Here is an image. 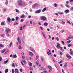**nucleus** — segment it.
<instances>
[{
	"label": "nucleus",
	"mask_w": 73,
	"mask_h": 73,
	"mask_svg": "<svg viewBox=\"0 0 73 73\" xmlns=\"http://www.w3.org/2000/svg\"><path fill=\"white\" fill-rule=\"evenodd\" d=\"M18 3L19 6H23L24 5V2L21 0L19 1Z\"/></svg>",
	"instance_id": "nucleus-1"
},
{
	"label": "nucleus",
	"mask_w": 73,
	"mask_h": 73,
	"mask_svg": "<svg viewBox=\"0 0 73 73\" xmlns=\"http://www.w3.org/2000/svg\"><path fill=\"white\" fill-rule=\"evenodd\" d=\"M56 47L58 49H60V50H62V47L60 46V44L58 43L57 44V45L56 46Z\"/></svg>",
	"instance_id": "nucleus-2"
},
{
	"label": "nucleus",
	"mask_w": 73,
	"mask_h": 73,
	"mask_svg": "<svg viewBox=\"0 0 73 73\" xmlns=\"http://www.w3.org/2000/svg\"><path fill=\"white\" fill-rule=\"evenodd\" d=\"M40 19L41 20H42L43 21H45V20H46L47 18L46 17L44 16H42L40 17Z\"/></svg>",
	"instance_id": "nucleus-3"
},
{
	"label": "nucleus",
	"mask_w": 73,
	"mask_h": 73,
	"mask_svg": "<svg viewBox=\"0 0 73 73\" xmlns=\"http://www.w3.org/2000/svg\"><path fill=\"white\" fill-rule=\"evenodd\" d=\"M18 41L19 42V44H21V38L18 37L17 39Z\"/></svg>",
	"instance_id": "nucleus-4"
},
{
	"label": "nucleus",
	"mask_w": 73,
	"mask_h": 73,
	"mask_svg": "<svg viewBox=\"0 0 73 73\" xmlns=\"http://www.w3.org/2000/svg\"><path fill=\"white\" fill-rule=\"evenodd\" d=\"M66 57L67 58H68V59H71L72 58V57L69 54H67L66 55Z\"/></svg>",
	"instance_id": "nucleus-5"
},
{
	"label": "nucleus",
	"mask_w": 73,
	"mask_h": 73,
	"mask_svg": "<svg viewBox=\"0 0 73 73\" xmlns=\"http://www.w3.org/2000/svg\"><path fill=\"white\" fill-rule=\"evenodd\" d=\"M48 68L49 69V72H52V68L51 66H47Z\"/></svg>",
	"instance_id": "nucleus-6"
},
{
	"label": "nucleus",
	"mask_w": 73,
	"mask_h": 73,
	"mask_svg": "<svg viewBox=\"0 0 73 73\" xmlns=\"http://www.w3.org/2000/svg\"><path fill=\"white\" fill-rule=\"evenodd\" d=\"M41 11V10L39 9L38 10H37L35 12V13H40V12Z\"/></svg>",
	"instance_id": "nucleus-7"
},
{
	"label": "nucleus",
	"mask_w": 73,
	"mask_h": 73,
	"mask_svg": "<svg viewBox=\"0 0 73 73\" xmlns=\"http://www.w3.org/2000/svg\"><path fill=\"white\" fill-rule=\"evenodd\" d=\"M10 31H11V29L8 28L5 31V32L6 33H8L9 32H10Z\"/></svg>",
	"instance_id": "nucleus-8"
},
{
	"label": "nucleus",
	"mask_w": 73,
	"mask_h": 73,
	"mask_svg": "<svg viewBox=\"0 0 73 73\" xmlns=\"http://www.w3.org/2000/svg\"><path fill=\"white\" fill-rule=\"evenodd\" d=\"M29 49L30 50H31V51H32V52H35V50L33 49V48H32L31 47H30Z\"/></svg>",
	"instance_id": "nucleus-9"
},
{
	"label": "nucleus",
	"mask_w": 73,
	"mask_h": 73,
	"mask_svg": "<svg viewBox=\"0 0 73 73\" xmlns=\"http://www.w3.org/2000/svg\"><path fill=\"white\" fill-rule=\"evenodd\" d=\"M29 54L30 56H33V54L32 52H29Z\"/></svg>",
	"instance_id": "nucleus-10"
},
{
	"label": "nucleus",
	"mask_w": 73,
	"mask_h": 73,
	"mask_svg": "<svg viewBox=\"0 0 73 73\" xmlns=\"http://www.w3.org/2000/svg\"><path fill=\"white\" fill-rule=\"evenodd\" d=\"M48 23L46 22H45L44 23V26H45V27H46L47 26H48Z\"/></svg>",
	"instance_id": "nucleus-11"
},
{
	"label": "nucleus",
	"mask_w": 73,
	"mask_h": 73,
	"mask_svg": "<svg viewBox=\"0 0 73 73\" xmlns=\"http://www.w3.org/2000/svg\"><path fill=\"white\" fill-rule=\"evenodd\" d=\"M20 17L21 19H24V18H25V16H24V15L23 14Z\"/></svg>",
	"instance_id": "nucleus-12"
},
{
	"label": "nucleus",
	"mask_w": 73,
	"mask_h": 73,
	"mask_svg": "<svg viewBox=\"0 0 73 73\" xmlns=\"http://www.w3.org/2000/svg\"><path fill=\"white\" fill-rule=\"evenodd\" d=\"M7 20L9 23H10V21H11V18H8L7 19Z\"/></svg>",
	"instance_id": "nucleus-13"
},
{
	"label": "nucleus",
	"mask_w": 73,
	"mask_h": 73,
	"mask_svg": "<svg viewBox=\"0 0 73 73\" xmlns=\"http://www.w3.org/2000/svg\"><path fill=\"white\" fill-rule=\"evenodd\" d=\"M39 69L41 70H43L45 69V68L43 67H41Z\"/></svg>",
	"instance_id": "nucleus-14"
},
{
	"label": "nucleus",
	"mask_w": 73,
	"mask_h": 73,
	"mask_svg": "<svg viewBox=\"0 0 73 73\" xmlns=\"http://www.w3.org/2000/svg\"><path fill=\"white\" fill-rule=\"evenodd\" d=\"M9 61V60L7 59L6 61H5L4 62V64H7V62H8Z\"/></svg>",
	"instance_id": "nucleus-15"
},
{
	"label": "nucleus",
	"mask_w": 73,
	"mask_h": 73,
	"mask_svg": "<svg viewBox=\"0 0 73 73\" xmlns=\"http://www.w3.org/2000/svg\"><path fill=\"white\" fill-rule=\"evenodd\" d=\"M46 7L44 8L42 11V12H44L45 11H46Z\"/></svg>",
	"instance_id": "nucleus-16"
},
{
	"label": "nucleus",
	"mask_w": 73,
	"mask_h": 73,
	"mask_svg": "<svg viewBox=\"0 0 73 73\" xmlns=\"http://www.w3.org/2000/svg\"><path fill=\"white\" fill-rule=\"evenodd\" d=\"M65 6L67 7V8H70V6L68 5L67 4L65 5Z\"/></svg>",
	"instance_id": "nucleus-17"
},
{
	"label": "nucleus",
	"mask_w": 73,
	"mask_h": 73,
	"mask_svg": "<svg viewBox=\"0 0 73 73\" xmlns=\"http://www.w3.org/2000/svg\"><path fill=\"white\" fill-rule=\"evenodd\" d=\"M8 69H5V73H8Z\"/></svg>",
	"instance_id": "nucleus-18"
},
{
	"label": "nucleus",
	"mask_w": 73,
	"mask_h": 73,
	"mask_svg": "<svg viewBox=\"0 0 73 73\" xmlns=\"http://www.w3.org/2000/svg\"><path fill=\"white\" fill-rule=\"evenodd\" d=\"M15 73H19V71H18V69H15Z\"/></svg>",
	"instance_id": "nucleus-19"
},
{
	"label": "nucleus",
	"mask_w": 73,
	"mask_h": 73,
	"mask_svg": "<svg viewBox=\"0 0 73 73\" xmlns=\"http://www.w3.org/2000/svg\"><path fill=\"white\" fill-rule=\"evenodd\" d=\"M13 58H17V56L16 54L14 55L13 56Z\"/></svg>",
	"instance_id": "nucleus-20"
},
{
	"label": "nucleus",
	"mask_w": 73,
	"mask_h": 73,
	"mask_svg": "<svg viewBox=\"0 0 73 73\" xmlns=\"http://www.w3.org/2000/svg\"><path fill=\"white\" fill-rule=\"evenodd\" d=\"M6 2H5V4L6 5H7V4H8V1L7 0H6Z\"/></svg>",
	"instance_id": "nucleus-21"
},
{
	"label": "nucleus",
	"mask_w": 73,
	"mask_h": 73,
	"mask_svg": "<svg viewBox=\"0 0 73 73\" xmlns=\"http://www.w3.org/2000/svg\"><path fill=\"white\" fill-rule=\"evenodd\" d=\"M61 41L63 45H65V42H64V41H62V40H61Z\"/></svg>",
	"instance_id": "nucleus-22"
},
{
	"label": "nucleus",
	"mask_w": 73,
	"mask_h": 73,
	"mask_svg": "<svg viewBox=\"0 0 73 73\" xmlns=\"http://www.w3.org/2000/svg\"><path fill=\"white\" fill-rule=\"evenodd\" d=\"M41 73H48V72L46 71H44L42 72Z\"/></svg>",
	"instance_id": "nucleus-23"
},
{
	"label": "nucleus",
	"mask_w": 73,
	"mask_h": 73,
	"mask_svg": "<svg viewBox=\"0 0 73 73\" xmlns=\"http://www.w3.org/2000/svg\"><path fill=\"white\" fill-rule=\"evenodd\" d=\"M24 40H25V38L23 37V43H25V42L24 41Z\"/></svg>",
	"instance_id": "nucleus-24"
},
{
	"label": "nucleus",
	"mask_w": 73,
	"mask_h": 73,
	"mask_svg": "<svg viewBox=\"0 0 73 73\" xmlns=\"http://www.w3.org/2000/svg\"><path fill=\"white\" fill-rule=\"evenodd\" d=\"M69 11V10H65V12H66V13H68Z\"/></svg>",
	"instance_id": "nucleus-25"
},
{
	"label": "nucleus",
	"mask_w": 73,
	"mask_h": 73,
	"mask_svg": "<svg viewBox=\"0 0 73 73\" xmlns=\"http://www.w3.org/2000/svg\"><path fill=\"white\" fill-rule=\"evenodd\" d=\"M5 49H4L3 50L1 51V53H4V52H5Z\"/></svg>",
	"instance_id": "nucleus-26"
},
{
	"label": "nucleus",
	"mask_w": 73,
	"mask_h": 73,
	"mask_svg": "<svg viewBox=\"0 0 73 73\" xmlns=\"http://www.w3.org/2000/svg\"><path fill=\"white\" fill-rule=\"evenodd\" d=\"M21 46L20 45H19V49H21Z\"/></svg>",
	"instance_id": "nucleus-27"
},
{
	"label": "nucleus",
	"mask_w": 73,
	"mask_h": 73,
	"mask_svg": "<svg viewBox=\"0 0 73 73\" xmlns=\"http://www.w3.org/2000/svg\"><path fill=\"white\" fill-rule=\"evenodd\" d=\"M36 63L37 64V65H38V64H39V61H37L36 62Z\"/></svg>",
	"instance_id": "nucleus-28"
},
{
	"label": "nucleus",
	"mask_w": 73,
	"mask_h": 73,
	"mask_svg": "<svg viewBox=\"0 0 73 73\" xmlns=\"http://www.w3.org/2000/svg\"><path fill=\"white\" fill-rule=\"evenodd\" d=\"M19 17H16V18L15 19V20L16 21H17V20L19 19Z\"/></svg>",
	"instance_id": "nucleus-29"
},
{
	"label": "nucleus",
	"mask_w": 73,
	"mask_h": 73,
	"mask_svg": "<svg viewBox=\"0 0 73 73\" xmlns=\"http://www.w3.org/2000/svg\"><path fill=\"white\" fill-rule=\"evenodd\" d=\"M70 54H71V55H73V51H72L70 52Z\"/></svg>",
	"instance_id": "nucleus-30"
},
{
	"label": "nucleus",
	"mask_w": 73,
	"mask_h": 73,
	"mask_svg": "<svg viewBox=\"0 0 73 73\" xmlns=\"http://www.w3.org/2000/svg\"><path fill=\"white\" fill-rule=\"evenodd\" d=\"M70 9L71 11H73V7H71Z\"/></svg>",
	"instance_id": "nucleus-31"
},
{
	"label": "nucleus",
	"mask_w": 73,
	"mask_h": 73,
	"mask_svg": "<svg viewBox=\"0 0 73 73\" xmlns=\"http://www.w3.org/2000/svg\"><path fill=\"white\" fill-rule=\"evenodd\" d=\"M32 8L33 9H34V8H35V5H33V6H32Z\"/></svg>",
	"instance_id": "nucleus-32"
},
{
	"label": "nucleus",
	"mask_w": 73,
	"mask_h": 73,
	"mask_svg": "<svg viewBox=\"0 0 73 73\" xmlns=\"http://www.w3.org/2000/svg\"><path fill=\"white\" fill-rule=\"evenodd\" d=\"M62 62H63V61L61 60L58 62V64H61V63H62Z\"/></svg>",
	"instance_id": "nucleus-33"
},
{
	"label": "nucleus",
	"mask_w": 73,
	"mask_h": 73,
	"mask_svg": "<svg viewBox=\"0 0 73 73\" xmlns=\"http://www.w3.org/2000/svg\"><path fill=\"white\" fill-rule=\"evenodd\" d=\"M12 73H14L15 72V70H14V69H12Z\"/></svg>",
	"instance_id": "nucleus-34"
},
{
	"label": "nucleus",
	"mask_w": 73,
	"mask_h": 73,
	"mask_svg": "<svg viewBox=\"0 0 73 73\" xmlns=\"http://www.w3.org/2000/svg\"><path fill=\"white\" fill-rule=\"evenodd\" d=\"M15 10L16 12H19V11L17 9H15Z\"/></svg>",
	"instance_id": "nucleus-35"
},
{
	"label": "nucleus",
	"mask_w": 73,
	"mask_h": 73,
	"mask_svg": "<svg viewBox=\"0 0 73 73\" xmlns=\"http://www.w3.org/2000/svg\"><path fill=\"white\" fill-rule=\"evenodd\" d=\"M4 24H5L3 22H2L1 23V25H4Z\"/></svg>",
	"instance_id": "nucleus-36"
},
{
	"label": "nucleus",
	"mask_w": 73,
	"mask_h": 73,
	"mask_svg": "<svg viewBox=\"0 0 73 73\" xmlns=\"http://www.w3.org/2000/svg\"><path fill=\"white\" fill-rule=\"evenodd\" d=\"M56 38L57 41H58V40H59V38H58V37H56Z\"/></svg>",
	"instance_id": "nucleus-37"
},
{
	"label": "nucleus",
	"mask_w": 73,
	"mask_h": 73,
	"mask_svg": "<svg viewBox=\"0 0 73 73\" xmlns=\"http://www.w3.org/2000/svg\"><path fill=\"white\" fill-rule=\"evenodd\" d=\"M54 6L55 7H57V4L55 3L54 4Z\"/></svg>",
	"instance_id": "nucleus-38"
},
{
	"label": "nucleus",
	"mask_w": 73,
	"mask_h": 73,
	"mask_svg": "<svg viewBox=\"0 0 73 73\" xmlns=\"http://www.w3.org/2000/svg\"><path fill=\"white\" fill-rule=\"evenodd\" d=\"M22 62H24L25 64H27V62L25 60H22Z\"/></svg>",
	"instance_id": "nucleus-39"
},
{
	"label": "nucleus",
	"mask_w": 73,
	"mask_h": 73,
	"mask_svg": "<svg viewBox=\"0 0 73 73\" xmlns=\"http://www.w3.org/2000/svg\"><path fill=\"white\" fill-rule=\"evenodd\" d=\"M15 20V19L14 18H12L11 19V21H14Z\"/></svg>",
	"instance_id": "nucleus-40"
},
{
	"label": "nucleus",
	"mask_w": 73,
	"mask_h": 73,
	"mask_svg": "<svg viewBox=\"0 0 73 73\" xmlns=\"http://www.w3.org/2000/svg\"><path fill=\"white\" fill-rule=\"evenodd\" d=\"M70 39H71V38L70 37H68L67 39V40H70Z\"/></svg>",
	"instance_id": "nucleus-41"
},
{
	"label": "nucleus",
	"mask_w": 73,
	"mask_h": 73,
	"mask_svg": "<svg viewBox=\"0 0 73 73\" xmlns=\"http://www.w3.org/2000/svg\"><path fill=\"white\" fill-rule=\"evenodd\" d=\"M38 58V56H36V60H37Z\"/></svg>",
	"instance_id": "nucleus-42"
},
{
	"label": "nucleus",
	"mask_w": 73,
	"mask_h": 73,
	"mask_svg": "<svg viewBox=\"0 0 73 73\" xmlns=\"http://www.w3.org/2000/svg\"><path fill=\"white\" fill-rule=\"evenodd\" d=\"M6 34L7 36H10L9 35V34H8V33H6Z\"/></svg>",
	"instance_id": "nucleus-43"
},
{
	"label": "nucleus",
	"mask_w": 73,
	"mask_h": 73,
	"mask_svg": "<svg viewBox=\"0 0 73 73\" xmlns=\"http://www.w3.org/2000/svg\"><path fill=\"white\" fill-rule=\"evenodd\" d=\"M9 45L10 46V47H11V46H12V42H11L10 43Z\"/></svg>",
	"instance_id": "nucleus-44"
},
{
	"label": "nucleus",
	"mask_w": 73,
	"mask_h": 73,
	"mask_svg": "<svg viewBox=\"0 0 73 73\" xmlns=\"http://www.w3.org/2000/svg\"><path fill=\"white\" fill-rule=\"evenodd\" d=\"M12 66L13 67H15V64H14V63H13L12 64Z\"/></svg>",
	"instance_id": "nucleus-45"
},
{
	"label": "nucleus",
	"mask_w": 73,
	"mask_h": 73,
	"mask_svg": "<svg viewBox=\"0 0 73 73\" xmlns=\"http://www.w3.org/2000/svg\"><path fill=\"white\" fill-rule=\"evenodd\" d=\"M67 44H69V43H70V40H68V41H67Z\"/></svg>",
	"instance_id": "nucleus-46"
},
{
	"label": "nucleus",
	"mask_w": 73,
	"mask_h": 73,
	"mask_svg": "<svg viewBox=\"0 0 73 73\" xmlns=\"http://www.w3.org/2000/svg\"><path fill=\"white\" fill-rule=\"evenodd\" d=\"M59 15H63V14H64V13L63 12L59 13Z\"/></svg>",
	"instance_id": "nucleus-47"
},
{
	"label": "nucleus",
	"mask_w": 73,
	"mask_h": 73,
	"mask_svg": "<svg viewBox=\"0 0 73 73\" xmlns=\"http://www.w3.org/2000/svg\"><path fill=\"white\" fill-rule=\"evenodd\" d=\"M67 22V23H68V24H71V23H70V22L69 21H68Z\"/></svg>",
	"instance_id": "nucleus-48"
},
{
	"label": "nucleus",
	"mask_w": 73,
	"mask_h": 73,
	"mask_svg": "<svg viewBox=\"0 0 73 73\" xmlns=\"http://www.w3.org/2000/svg\"><path fill=\"white\" fill-rule=\"evenodd\" d=\"M62 22L63 24H65V21H62Z\"/></svg>",
	"instance_id": "nucleus-49"
},
{
	"label": "nucleus",
	"mask_w": 73,
	"mask_h": 73,
	"mask_svg": "<svg viewBox=\"0 0 73 73\" xmlns=\"http://www.w3.org/2000/svg\"><path fill=\"white\" fill-rule=\"evenodd\" d=\"M69 2L68 1H66V4H69Z\"/></svg>",
	"instance_id": "nucleus-50"
},
{
	"label": "nucleus",
	"mask_w": 73,
	"mask_h": 73,
	"mask_svg": "<svg viewBox=\"0 0 73 73\" xmlns=\"http://www.w3.org/2000/svg\"><path fill=\"white\" fill-rule=\"evenodd\" d=\"M0 47H3V45L2 44H0Z\"/></svg>",
	"instance_id": "nucleus-51"
},
{
	"label": "nucleus",
	"mask_w": 73,
	"mask_h": 73,
	"mask_svg": "<svg viewBox=\"0 0 73 73\" xmlns=\"http://www.w3.org/2000/svg\"><path fill=\"white\" fill-rule=\"evenodd\" d=\"M38 25H41V23H40V22H38Z\"/></svg>",
	"instance_id": "nucleus-52"
},
{
	"label": "nucleus",
	"mask_w": 73,
	"mask_h": 73,
	"mask_svg": "<svg viewBox=\"0 0 73 73\" xmlns=\"http://www.w3.org/2000/svg\"><path fill=\"white\" fill-rule=\"evenodd\" d=\"M26 26H27V25H24L23 27V28L24 29V28H25Z\"/></svg>",
	"instance_id": "nucleus-53"
},
{
	"label": "nucleus",
	"mask_w": 73,
	"mask_h": 73,
	"mask_svg": "<svg viewBox=\"0 0 73 73\" xmlns=\"http://www.w3.org/2000/svg\"><path fill=\"white\" fill-rule=\"evenodd\" d=\"M60 7L61 8H63V7H63V5L62 4L61 5Z\"/></svg>",
	"instance_id": "nucleus-54"
},
{
	"label": "nucleus",
	"mask_w": 73,
	"mask_h": 73,
	"mask_svg": "<svg viewBox=\"0 0 73 73\" xmlns=\"http://www.w3.org/2000/svg\"><path fill=\"white\" fill-rule=\"evenodd\" d=\"M53 56L54 57H57V55L55 54H54L53 55Z\"/></svg>",
	"instance_id": "nucleus-55"
},
{
	"label": "nucleus",
	"mask_w": 73,
	"mask_h": 73,
	"mask_svg": "<svg viewBox=\"0 0 73 73\" xmlns=\"http://www.w3.org/2000/svg\"><path fill=\"white\" fill-rule=\"evenodd\" d=\"M30 70H33V69L31 68V67H30Z\"/></svg>",
	"instance_id": "nucleus-56"
},
{
	"label": "nucleus",
	"mask_w": 73,
	"mask_h": 73,
	"mask_svg": "<svg viewBox=\"0 0 73 73\" xmlns=\"http://www.w3.org/2000/svg\"><path fill=\"white\" fill-rule=\"evenodd\" d=\"M8 51H7L5 52L4 53V54H7V52H8Z\"/></svg>",
	"instance_id": "nucleus-57"
},
{
	"label": "nucleus",
	"mask_w": 73,
	"mask_h": 73,
	"mask_svg": "<svg viewBox=\"0 0 73 73\" xmlns=\"http://www.w3.org/2000/svg\"><path fill=\"white\" fill-rule=\"evenodd\" d=\"M40 28L41 29V30H43V29H42V27L41 26L40 27Z\"/></svg>",
	"instance_id": "nucleus-58"
},
{
	"label": "nucleus",
	"mask_w": 73,
	"mask_h": 73,
	"mask_svg": "<svg viewBox=\"0 0 73 73\" xmlns=\"http://www.w3.org/2000/svg\"><path fill=\"white\" fill-rule=\"evenodd\" d=\"M41 60L42 61V62H43V61L44 60V59H43V58H41Z\"/></svg>",
	"instance_id": "nucleus-59"
},
{
	"label": "nucleus",
	"mask_w": 73,
	"mask_h": 73,
	"mask_svg": "<svg viewBox=\"0 0 73 73\" xmlns=\"http://www.w3.org/2000/svg\"><path fill=\"white\" fill-rule=\"evenodd\" d=\"M23 21H24V20H23V19H22L21 20V22H23Z\"/></svg>",
	"instance_id": "nucleus-60"
},
{
	"label": "nucleus",
	"mask_w": 73,
	"mask_h": 73,
	"mask_svg": "<svg viewBox=\"0 0 73 73\" xmlns=\"http://www.w3.org/2000/svg\"><path fill=\"white\" fill-rule=\"evenodd\" d=\"M66 66H67V64H65L64 66V67H66Z\"/></svg>",
	"instance_id": "nucleus-61"
},
{
	"label": "nucleus",
	"mask_w": 73,
	"mask_h": 73,
	"mask_svg": "<svg viewBox=\"0 0 73 73\" xmlns=\"http://www.w3.org/2000/svg\"><path fill=\"white\" fill-rule=\"evenodd\" d=\"M3 10H4V11H7V9L4 8L3 9Z\"/></svg>",
	"instance_id": "nucleus-62"
},
{
	"label": "nucleus",
	"mask_w": 73,
	"mask_h": 73,
	"mask_svg": "<svg viewBox=\"0 0 73 73\" xmlns=\"http://www.w3.org/2000/svg\"><path fill=\"white\" fill-rule=\"evenodd\" d=\"M2 60V57L0 58V62Z\"/></svg>",
	"instance_id": "nucleus-63"
},
{
	"label": "nucleus",
	"mask_w": 73,
	"mask_h": 73,
	"mask_svg": "<svg viewBox=\"0 0 73 73\" xmlns=\"http://www.w3.org/2000/svg\"><path fill=\"white\" fill-rule=\"evenodd\" d=\"M68 47H70V46H71V44H68Z\"/></svg>",
	"instance_id": "nucleus-64"
}]
</instances>
